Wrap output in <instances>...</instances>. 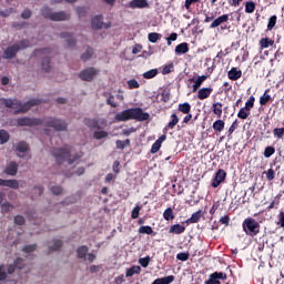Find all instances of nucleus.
<instances>
[{"instance_id": "61", "label": "nucleus", "mask_w": 284, "mask_h": 284, "mask_svg": "<svg viewBox=\"0 0 284 284\" xmlns=\"http://www.w3.org/2000/svg\"><path fill=\"white\" fill-rule=\"evenodd\" d=\"M274 171L272 169H268L266 172V179L267 181H274Z\"/></svg>"}, {"instance_id": "33", "label": "nucleus", "mask_w": 284, "mask_h": 284, "mask_svg": "<svg viewBox=\"0 0 284 284\" xmlns=\"http://www.w3.org/2000/svg\"><path fill=\"white\" fill-rule=\"evenodd\" d=\"M115 145H116L118 150H125V148H128V145H130V139H126L124 141L118 140L115 142Z\"/></svg>"}, {"instance_id": "11", "label": "nucleus", "mask_w": 284, "mask_h": 284, "mask_svg": "<svg viewBox=\"0 0 284 284\" xmlns=\"http://www.w3.org/2000/svg\"><path fill=\"white\" fill-rule=\"evenodd\" d=\"M212 92H214V89L212 88H202L197 91V99L200 101H205V99H210Z\"/></svg>"}, {"instance_id": "3", "label": "nucleus", "mask_w": 284, "mask_h": 284, "mask_svg": "<svg viewBox=\"0 0 284 284\" xmlns=\"http://www.w3.org/2000/svg\"><path fill=\"white\" fill-rule=\"evenodd\" d=\"M53 156L55 158L57 163H63L68 161L69 165H72L78 158L70 155V146H64L63 149H54L52 151Z\"/></svg>"}, {"instance_id": "18", "label": "nucleus", "mask_w": 284, "mask_h": 284, "mask_svg": "<svg viewBox=\"0 0 284 284\" xmlns=\"http://www.w3.org/2000/svg\"><path fill=\"white\" fill-rule=\"evenodd\" d=\"M241 77H243V73L239 70H236V68H232L229 71V79H231V81H239V79H241Z\"/></svg>"}, {"instance_id": "26", "label": "nucleus", "mask_w": 284, "mask_h": 284, "mask_svg": "<svg viewBox=\"0 0 284 284\" xmlns=\"http://www.w3.org/2000/svg\"><path fill=\"white\" fill-rule=\"evenodd\" d=\"M213 130L214 132H223L225 130V122L223 120H216L213 123Z\"/></svg>"}, {"instance_id": "46", "label": "nucleus", "mask_w": 284, "mask_h": 284, "mask_svg": "<svg viewBox=\"0 0 284 284\" xmlns=\"http://www.w3.org/2000/svg\"><path fill=\"white\" fill-rule=\"evenodd\" d=\"M276 16H272L270 19H268V24H267V30H273L274 29V26H276Z\"/></svg>"}, {"instance_id": "15", "label": "nucleus", "mask_w": 284, "mask_h": 284, "mask_svg": "<svg viewBox=\"0 0 284 284\" xmlns=\"http://www.w3.org/2000/svg\"><path fill=\"white\" fill-rule=\"evenodd\" d=\"M227 21H230V16L227 14H223L221 17H219L217 19H215L210 28H219V26H222V23H227Z\"/></svg>"}, {"instance_id": "8", "label": "nucleus", "mask_w": 284, "mask_h": 284, "mask_svg": "<svg viewBox=\"0 0 284 284\" xmlns=\"http://www.w3.org/2000/svg\"><path fill=\"white\" fill-rule=\"evenodd\" d=\"M97 74H99V70L94 68H88L80 73V79H82V81H92Z\"/></svg>"}, {"instance_id": "29", "label": "nucleus", "mask_w": 284, "mask_h": 284, "mask_svg": "<svg viewBox=\"0 0 284 284\" xmlns=\"http://www.w3.org/2000/svg\"><path fill=\"white\" fill-rule=\"evenodd\" d=\"M267 92H270V90H266L264 94L260 98L261 105H267V103L272 101V95L267 94Z\"/></svg>"}, {"instance_id": "5", "label": "nucleus", "mask_w": 284, "mask_h": 284, "mask_svg": "<svg viewBox=\"0 0 284 284\" xmlns=\"http://www.w3.org/2000/svg\"><path fill=\"white\" fill-rule=\"evenodd\" d=\"M30 45V42H28V40H22L20 41L19 44H13L9 48L6 49V51L3 52V59H14V57H17V52H19V50H26V48H28Z\"/></svg>"}, {"instance_id": "7", "label": "nucleus", "mask_w": 284, "mask_h": 284, "mask_svg": "<svg viewBox=\"0 0 284 284\" xmlns=\"http://www.w3.org/2000/svg\"><path fill=\"white\" fill-rule=\"evenodd\" d=\"M47 125H49V128H54L58 132H63L64 130H68V124L57 119H49L47 121Z\"/></svg>"}, {"instance_id": "43", "label": "nucleus", "mask_w": 284, "mask_h": 284, "mask_svg": "<svg viewBox=\"0 0 284 284\" xmlns=\"http://www.w3.org/2000/svg\"><path fill=\"white\" fill-rule=\"evenodd\" d=\"M237 116H239V119L245 120V119H247V116H250V111H247V109H245V108H242L239 111Z\"/></svg>"}, {"instance_id": "60", "label": "nucleus", "mask_w": 284, "mask_h": 284, "mask_svg": "<svg viewBox=\"0 0 284 284\" xmlns=\"http://www.w3.org/2000/svg\"><path fill=\"white\" fill-rule=\"evenodd\" d=\"M277 225H280V227H284V211L278 214Z\"/></svg>"}, {"instance_id": "49", "label": "nucleus", "mask_w": 284, "mask_h": 284, "mask_svg": "<svg viewBox=\"0 0 284 284\" xmlns=\"http://www.w3.org/2000/svg\"><path fill=\"white\" fill-rule=\"evenodd\" d=\"M42 70H44V72L50 71V59L49 58H44V60L42 61Z\"/></svg>"}, {"instance_id": "44", "label": "nucleus", "mask_w": 284, "mask_h": 284, "mask_svg": "<svg viewBox=\"0 0 284 284\" xmlns=\"http://www.w3.org/2000/svg\"><path fill=\"white\" fill-rule=\"evenodd\" d=\"M63 242L61 240L53 241V246H50L51 252H57V250H61Z\"/></svg>"}, {"instance_id": "27", "label": "nucleus", "mask_w": 284, "mask_h": 284, "mask_svg": "<svg viewBox=\"0 0 284 284\" xmlns=\"http://www.w3.org/2000/svg\"><path fill=\"white\" fill-rule=\"evenodd\" d=\"M131 8H148L146 0H133L130 3Z\"/></svg>"}, {"instance_id": "21", "label": "nucleus", "mask_w": 284, "mask_h": 284, "mask_svg": "<svg viewBox=\"0 0 284 284\" xmlns=\"http://www.w3.org/2000/svg\"><path fill=\"white\" fill-rule=\"evenodd\" d=\"M212 110H213V113L217 115L219 119H221V116L223 115V103H220V102L214 103L212 105Z\"/></svg>"}, {"instance_id": "10", "label": "nucleus", "mask_w": 284, "mask_h": 284, "mask_svg": "<svg viewBox=\"0 0 284 284\" xmlns=\"http://www.w3.org/2000/svg\"><path fill=\"white\" fill-rule=\"evenodd\" d=\"M225 176H227V173L223 169H220L216 172L215 178L212 182V187H219L221 185V183H223V181H225Z\"/></svg>"}, {"instance_id": "25", "label": "nucleus", "mask_w": 284, "mask_h": 284, "mask_svg": "<svg viewBox=\"0 0 284 284\" xmlns=\"http://www.w3.org/2000/svg\"><path fill=\"white\" fill-rule=\"evenodd\" d=\"M183 232H185V226H183L181 224H174L170 229L171 234H183Z\"/></svg>"}, {"instance_id": "45", "label": "nucleus", "mask_w": 284, "mask_h": 284, "mask_svg": "<svg viewBox=\"0 0 284 284\" xmlns=\"http://www.w3.org/2000/svg\"><path fill=\"white\" fill-rule=\"evenodd\" d=\"M274 152H276V149H274V146H267L264 150V156L265 159H270V156H272V154H274Z\"/></svg>"}, {"instance_id": "41", "label": "nucleus", "mask_w": 284, "mask_h": 284, "mask_svg": "<svg viewBox=\"0 0 284 284\" xmlns=\"http://www.w3.org/2000/svg\"><path fill=\"white\" fill-rule=\"evenodd\" d=\"M254 10H256V4L254 2H246L245 12H247L248 14H252Z\"/></svg>"}, {"instance_id": "9", "label": "nucleus", "mask_w": 284, "mask_h": 284, "mask_svg": "<svg viewBox=\"0 0 284 284\" xmlns=\"http://www.w3.org/2000/svg\"><path fill=\"white\" fill-rule=\"evenodd\" d=\"M219 278L221 281H225L227 278V274L221 272L212 273L205 284H221V281H219Z\"/></svg>"}, {"instance_id": "54", "label": "nucleus", "mask_w": 284, "mask_h": 284, "mask_svg": "<svg viewBox=\"0 0 284 284\" xmlns=\"http://www.w3.org/2000/svg\"><path fill=\"white\" fill-rule=\"evenodd\" d=\"M176 258H178V261H187V258H190V254H187V253H179L176 255Z\"/></svg>"}, {"instance_id": "48", "label": "nucleus", "mask_w": 284, "mask_h": 284, "mask_svg": "<svg viewBox=\"0 0 284 284\" xmlns=\"http://www.w3.org/2000/svg\"><path fill=\"white\" fill-rule=\"evenodd\" d=\"M153 230L151 226H141L139 229V234H152Z\"/></svg>"}, {"instance_id": "13", "label": "nucleus", "mask_w": 284, "mask_h": 284, "mask_svg": "<svg viewBox=\"0 0 284 284\" xmlns=\"http://www.w3.org/2000/svg\"><path fill=\"white\" fill-rule=\"evenodd\" d=\"M17 172H19V164L17 162H10L4 169V174H9V176H17Z\"/></svg>"}, {"instance_id": "32", "label": "nucleus", "mask_w": 284, "mask_h": 284, "mask_svg": "<svg viewBox=\"0 0 284 284\" xmlns=\"http://www.w3.org/2000/svg\"><path fill=\"white\" fill-rule=\"evenodd\" d=\"M163 219L165 221H174V212L171 207L166 209L163 213Z\"/></svg>"}, {"instance_id": "2", "label": "nucleus", "mask_w": 284, "mask_h": 284, "mask_svg": "<svg viewBox=\"0 0 284 284\" xmlns=\"http://www.w3.org/2000/svg\"><path fill=\"white\" fill-rule=\"evenodd\" d=\"M41 101L39 100H30L26 104H21L18 100H10V99H0V105H4L6 108H11L14 110V113L18 114L19 112H28L32 105H39Z\"/></svg>"}, {"instance_id": "22", "label": "nucleus", "mask_w": 284, "mask_h": 284, "mask_svg": "<svg viewBox=\"0 0 284 284\" xmlns=\"http://www.w3.org/2000/svg\"><path fill=\"white\" fill-rule=\"evenodd\" d=\"M108 136H110V134L108 133V131H103V130H97L93 132V138L97 141H101V139H108Z\"/></svg>"}, {"instance_id": "6", "label": "nucleus", "mask_w": 284, "mask_h": 284, "mask_svg": "<svg viewBox=\"0 0 284 284\" xmlns=\"http://www.w3.org/2000/svg\"><path fill=\"white\" fill-rule=\"evenodd\" d=\"M43 14L47 19H51V21H68L70 19V14L63 11L52 13L48 9H44Z\"/></svg>"}, {"instance_id": "12", "label": "nucleus", "mask_w": 284, "mask_h": 284, "mask_svg": "<svg viewBox=\"0 0 284 284\" xmlns=\"http://www.w3.org/2000/svg\"><path fill=\"white\" fill-rule=\"evenodd\" d=\"M190 83H194L193 84V92H196L199 90V88H201V85H203L204 81H207V75H201L197 77L196 80H194V78L189 79Z\"/></svg>"}, {"instance_id": "34", "label": "nucleus", "mask_w": 284, "mask_h": 284, "mask_svg": "<svg viewBox=\"0 0 284 284\" xmlns=\"http://www.w3.org/2000/svg\"><path fill=\"white\" fill-rule=\"evenodd\" d=\"M29 148H28V143L26 142H20L17 144V152H19L20 154H23L26 152H28Z\"/></svg>"}, {"instance_id": "17", "label": "nucleus", "mask_w": 284, "mask_h": 284, "mask_svg": "<svg viewBox=\"0 0 284 284\" xmlns=\"http://www.w3.org/2000/svg\"><path fill=\"white\" fill-rule=\"evenodd\" d=\"M190 52V47L186 42H182L175 47L176 54H187Z\"/></svg>"}, {"instance_id": "16", "label": "nucleus", "mask_w": 284, "mask_h": 284, "mask_svg": "<svg viewBox=\"0 0 284 284\" xmlns=\"http://www.w3.org/2000/svg\"><path fill=\"white\" fill-rule=\"evenodd\" d=\"M92 28L94 30H101L102 28H105V23H103V17L98 16V17L93 18Z\"/></svg>"}, {"instance_id": "58", "label": "nucleus", "mask_w": 284, "mask_h": 284, "mask_svg": "<svg viewBox=\"0 0 284 284\" xmlns=\"http://www.w3.org/2000/svg\"><path fill=\"white\" fill-rule=\"evenodd\" d=\"M34 250H37V245L32 244V245H28L23 248V252H26L27 254H30V252H34Z\"/></svg>"}, {"instance_id": "59", "label": "nucleus", "mask_w": 284, "mask_h": 284, "mask_svg": "<svg viewBox=\"0 0 284 284\" xmlns=\"http://www.w3.org/2000/svg\"><path fill=\"white\" fill-rule=\"evenodd\" d=\"M179 34L176 33H171V36L166 39L168 45H172V41H176Z\"/></svg>"}, {"instance_id": "1", "label": "nucleus", "mask_w": 284, "mask_h": 284, "mask_svg": "<svg viewBox=\"0 0 284 284\" xmlns=\"http://www.w3.org/2000/svg\"><path fill=\"white\" fill-rule=\"evenodd\" d=\"M150 114L143 112L141 108L128 109L118 114H115V121H148Z\"/></svg>"}, {"instance_id": "20", "label": "nucleus", "mask_w": 284, "mask_h": 284, "mask_svg": "<svg viewBox=\"0 0 284 284\" xmlns=\"http://www.w3.org/2000/svg\"><path fill=\"white\" fill-rule=\"evenodd\" d=\"M20 125H39V120H32L30 118H22L18 120Z\"/></svg>"}, {"instance_id": "50", "label": "nucleus", "mask_w": 284, "mask_h": 284, "mask_svg": "<svg viewBox=\"0 0 284 284\" xmlns=\"http://www.w3.org/2000/svg\"><path fill=\"white\" fill-rule=\"evenodd\" d=\"M139 263L142 267H148L150 265V256L140 258Z\"/></svg>"}, {"instance_id": "56", "label": "nucleus", "mask_w": 284, "mask_h": 284, "mask_svg": "<svg viewBox=\"0 0 284 284\" xmlns=\"http://www.w3.org/2000/svg\"><path fill=\"white\" fill-rule=\"evenodd\" d=\"M62 38H63V39L68 38V39H67L68 45H70V47L74 45V40H73L72 38H70V34H68V33H62Z\"/></svg>"}, {"instance_id": "19", "label": "nucleus", "mask_w": 284, "mask_h": 284, "mask_svg": "<svg viewBox=\"0 0 284 284\" xmlns=\"http://www.w3.org/2000/svg\"><path fill=\"white\" fill-rule=\"evenodd\" d=\"M203 216V211H197L192 214L190 219L186 220V223L190 225V223H199L201 221V217Z\"/></svg>"}, {"instance_id": "51", "label": "nucleus", "mask_w": 284, "mask_h": 284, "mask_svg": "<svg viewBox=\"0 0 284 284\" xmlns=\"http://www.w3.org/2000/svg\"><path fill=\"white\" fill-rule=\"evenodd\" d=\"M8 278V273H6V266L0 265V281H6Z\"/></svg>"}, {"instance_id": "40", "label": "nucleus", "mask_w": 284, "mask_h": 284, "mask_svg": "<svg viewBox=\"0 0 284 284\" xmlns=\"http://www.w3.org/2000/svg\"><path fill=\"white\" fill-rule=\"evenodd\" d=\"M254 101H255L254 95H251L244 106L246 112H250V110H252V108H254Z\"/></svg>"}, {"instance_id": "62", "label": "nucleus", "mask_w": 284, "mask_h": 284, "mask_svg": "<svg viewBox=\"0 0 284 284\" xmlns=\"http://www.w3.org/2000/svg\"><path fill=\"white\" fill-rule=\"evenodd\" d=\"M220 223H222V225H230V216L224 215L220 219Z\"/></svg>"}, {"instance_id": "63", "label": "nucleus", "mask_w": 284, "mask_h": 284, "mask_svg": "<svg viewBox=\"0 0 284 284\" xmlns=\"http://www.w3.org/2000/svg\"><path fill=\"white\" fill-rule=\"evenodd\" d=\"M172 68H174L172 64L165 65L162 70V74H170V72H172Z\"/></svg>"}, {"instance_id": "42", "label": "nucleus", "mask_w": 284, "mask_h": 284, "mask_svg": "<svg viewBox=\"0 0 284 284\" xmlns=\"http://www.w3.org/2000/svg\"><path fill=\"white\" fill-rule=\"evenodd\" d=\"M92 54H94V50H92V48H88L87 52L82 54L81 59L83 61H88V59H92Z\"/></svg>"}, {"instance_id": "39", "label": "nucleus", "mask_w": 284, "mask_h": 284, "mask_svg": "<svg viewBox=\"0 0 284 284\" xmlns=\"http://www.w3.org/2000/svg\"><path fill=\"white\" fill-rule=\"evenodd\" d=\"M273 134H274L275 139H283V136H284V128H275L273 130Z\"/></svg>"}, {"instance_id": "14", "label": "nucleus", "mask_w": 284, "mask_h": 284, "mask_svg": "<svg viewBox=\"0 0 284 284\" xmlns=\"http://www.w3.org/2000/svg\"><path fill=\"white\" fill-rule=\"evenodd\" d=\"M23 270V260L22 258H17L14 264H10L8 266V274H14L16 270Z\"/></svg>"}, {"instance_id": "53", "label": "nucleus", "mask_w": 284, "mask_h": 284, "mask_svg": "<svg viewBox=\"0 0 284 284\" xmlns=\"http://www.w3.org/2000/svg\"><path fill=\"white\" fill-rule=\"evenodd\" d=\"M140 212H141V206H135L131 213V219H139Z\"/></svg>"}, {"instance_id": "47", "label": "nucleus", "mask_w": 284, "mask_h": 284, "mask_svg": "<svg viewBox=\"0 0 284 284\" xmlns=\"http://www.w3.org/2000/svg\"><path fill=\"white\" fill-rule=\"evenodd\" d=\"M128 85H129V90H136L140 88V84L136 80H129Z\"/></svg>"}, {"instance_id": "31", "label": "nucleus", "mask_w": 284, "mask_h": 284, "mask_svg": "<svg viewBox=\"0 0 284 284\" xmlns=\"http://www.w3.org/2000/svg\"><path fill=\"white\" fill-rule=\"evenodd\" d=\"M10 141V134L6 130H0V143L3 145V143H8Z\"/></svg>"}, {"instance_id": "4", "label": "nucleus", "mask_w": 284, "mask_h": 284, "mask_svg": "<svg viewBox=\"0 0 284 284\" xmlns=\"http://www.w3.org/2000/svg\"><path fill=\"white\" fill-rule=\"evenodd\" d=\"M242 227L245 234L248 236H256V234L261 232V224H258V222L252 217L245 219Z\"/></svg>"}, {"instance_id": "30", "label": "nucleus", "mask_w": 284, "mask_h": 284, "mask_svg": "<svg viewBox=\"0 0 284 284\" xmlns=\"http://www.w3.org/2000/svg\"><path fill=\"white\" fill-rule=\"evenodd\" d=\"M4 187H10L11 190H19V182L17 180H6Z\"/></svg>"}, {"instance_id": "55", "label": "nucleus", "mask_w": 284, "mask_h": 284, "mask_svg": "<svg viewBox=\"0 0 284 284\" xmlns=\"http://www.w3.org/2000/svg\"><path fill=\"white\" fill-rule=\"evenodd\" d=\"M14 223H16L17 225H23V223H26V219H24L23 216H21V215H17V216L14 217Z\"/></svg>"}, {"instance_id": "52", "label": "nucleus", "mask_w": 284, "mask_h": 284, "mask_svg": "<svg viewBox=\"0 0 284 284\" xmlns=\"http://www.w3.org/2000/svg\"><path fill=\"white\" fill-rule=\"evenodd\" d=\"M161 150V144L155 141V143L151 148V154H156Z\"/></svg>"}, {"instance_id": "37", "label": "nucleus", "mask_w": 284, "mask_h": 284, "mask_svg": "<svg viewBox=\"0 0 284 284\" xmlns=\"http://www.w3.org/2000/svg\"><path fill=\"white\" fill-rule=\"evenodd\" d=\"M141 273V266H133L126 271V276L130 277L133 274H140Z\"/></svg>"}, {"instance_id": "38", "label": "nucleus", "mask_w": 284, "mask_h": 284, "mask_svg": "<svg viewBox=\"0 0 284 284\" xmlns=\"http://www.w3.org/2000/svg\"><path fill=\"white\" fill-rule=\"evenodd\" d=\"M148 39L151 43H156L161 39V34L156 32L149 33Z\"/></svg>"}, {"instance_id": "57", "label": "nucleus", "mask_w": 284, "mask_h": 284, "mask_svg": "<svg viewBox=\"0 0 284 284\" xmlns=\"http://www.w3.org/2000/svg\"><path fill=\"white\" fill-rule=\"evenodd\" d=\"M108 105H111V108H116L118 104L114 102V95H110L106 100Z\"/></svg>"}, {"instance_id": "28", "label": "nucleus", "mask_w": 284, "mask_h": 284, "mask_svg": "<svg viewBox=\"0 0 284 284\" xmlns=\"http://www.w3.org/2000/svg\"><path fill=\"white\" fill-rule=\"evenodd\" d=\"M89 248L83 245L77 250L78 258H85L88 256Z\"/></svg>"}, {"instance_id": "36", "label": "nucleus", "mask_w": 284, "mask_h": 284, "mask_svg": "<svg viewBox=\"0 0 284 284\" xmlns=\"http://www.w3.org/2000/svg\"><path fill=\"white\" fill-rule=\"evenodd\" d=\"M156 74H159V70L152 69V70L146 71L145 73H143V77L145 79H154V77H156Z\"/></svg>"}, {"instance_id": "35", "label": "nucleus", "mask_w": 284, "mask_h": 284, "mask_svg": "<svg viewBox=\"0 0 284 284\" xmlns=\"http://www.w3.org/2000/svg\"><path fill=\"white\" fill-rule=\"evenodd\" d=\"M172 121L169 122L168 128L174 130L175 125L179 123V116L176 114L171 115Z\"/></svg>"}, {"instance_id": "23", "label": "nucleus", "mask_w": 284, "mask_h": 284, "mask_svg": "<svg viewBox=\"0 0 284 284\" xmlns=\"http://www.w3.org/2000/svg\"><path fill=\"white\" fill-rule=\"evenodd\" d=\"M270 45H274V40H272L270 38H263L260 40L261 50H265V49L270 48Z\"/></svg>"}, {"instance_id": "64", "label": "nucleus", "mask_w": 284, "mask_h": 284, "mask_svg": "<svg viewBox=\"0 0 284 284\" xmlns=\"http://www.w3.org/2000/svg\"><path fill=\"white\" fill-rule=\"evenodd\" d=\"M1 207H2V212H10V209L12 207V205L7 202V203H3Z\"/></svg>"}, {"instance_id": "24", "label": "nucleus", "mask_w": 284, "mask_h": 284, "mask_svg": "<svg viewBox=\"0 0 284 284\" xmlns=\"http://www.w3.org/2000/svg\"><path fill=\"white\" fill-rule=\"evenodd\" d=\"M178 110L179 112H182V114H190V112L192 111V105L185 102V103L179 104Z\"/></svg>"}]
</instances>
